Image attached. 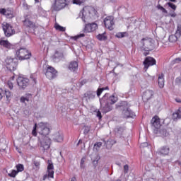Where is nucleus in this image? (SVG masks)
<instances>
[{"mask_svg":"<svg viewBox=\"0 0 181 181\" xmlns=\"http://www.w3.org/2000/svg\"><path fill=\"white\" fill-rule=\"evenodd\" d=\"M175 63H179L181 62V57L175 58Z\"/></svg>","mask_w":181,"mask_h":181,"instance_id":"nucleus-59","label":"nucleus"},{"mask_svg":"<svg viewBox=\"0 0 181 181\" xmlns=\"http://www.w3.org/2000/svg\"><path fill=\"white\" fill-rule=\"evenodd\" d=\"M16 170H17L16 171L18 173H19V172H23L25 170V166L23 165V164H21V163L17 164L16 165Z\"/></svg>","mask_w":181,"mask_h":181,"instance_id":"nucleus-32","label":"nucleus"},{"mask_svg":"<svg viewBox=\"0 0 181 181\" xmlns=\"http://www.w3.org/2000/svg\"><path fill=\"white\" fill-rule=\"evenodd\" d=\"M90 127L85 126L84 130H83L84 135H87V134H88V132H90Z\"/></svg>","mask_w":181,"mask_h":181,"instance_id":"nucleus-46","label":"nucleus"},{"mask_svg":"<svg viewBox=\"0 0 181 181\" xmlns=\"http://www.w3.org/2000/svg\"><path fill=\"white\" fill-rule=\"evenodd\" d=\"M154 133H156L158 136H168V135H169V133H168V131H166L165 129L158 128L154 129Z\"/></svg>","mask_w":181,"mask_h":181,"instance_id":"nucleus-24","label":"nucleus"},{"mask_svg":"<svg viewBox=\"0 0 181 181\" xmlns=\"http://www.w3.org/2000/svg\"><path fill=\"white\" fill-rule=\"evenodd\" d=\"M143 64H144V69L148 70L150 66H155V64H156V59L151 57H147L144 59Z\"/></svg>","mask_w":181,"mask_h":181,"instance_id":"nucleus-13","label":"nucleus"},{"mask_svg":"<svg viewBox=\"0 0 181 181\" xmlns=\"http://www.w3.org/2000/svg\"><path fill=\"white\" fill-rule=\"evenodd\" d=\"M47 172L48 173V177L53 179L54 177V165H53L52 160H47Z\"/></svg>","mask_w":181,"mask_h":181,"instance_id":"nucleus-15","label":"nucleus"},{"mask_svg":"<svg viewBox=\"0 0 181 181\" xmlns=\"http://www.w3.org/2000/svg\"><path fill=\"white\" fill-rule=\"evenodd\" d=\"M80 144H83V140L80 139L77 144V146H78V145H80Z\"/></svg>","mask_w":181,"mask_h":181,"instance_id":"nucleus-64","label":"nucleus"},{"mask_svg":"<svg viewBox=\"0 0 181 181\" xmlns=\"http://www.w3.org/2000/svg\"><path fill=\"white\" fill-rule=\"evenodd\" d=\"M30 97H32V94H30V93L26 94L25 96H22L20 99L21 103H26V101H27V103H29Z\"/></svg>","mask_w":181,"mask_h":181,"instance_id":"nucleus-31","label":"nucleus"},{"mask_svg":"<svg viewBox=\"0 0 181 181\" xmlns=\"http://www.w3.org/2000/svg\"><path fill=\"white\" fill-rule=\"evenodd\" d=\"M19 90H25L29 86V78L18 76L16 78Z\"/></svg>","mask_w":181,"mask_h":181,"instance_id":"nucleus-10","label":"nucleus"},{"mask_svg":"<svg viewBox=\"0 0 181 181\" xmlns=\"http://www.w3.org/2000/svg\"><path fill=\"white\" fill-rule=\"evenodd\" d=\"M100 105L102 107V111L103 114H107V112H110V111H112V105H110L107 101L104 102V103Z\"/></svg>","mask_w":181,"mask_h":181,"instance_id":"nucleus-20","label":"nucleus"},{"mask_svg":"<svg viewBox=\"0 0 181 181\" xmlns=\"http://www.w3.org/2000/svg\"><path fill=\"white\" fill-rule=\"evenodd\" d=\"M97 39H98V40H100V41L107 40V36H105V33L98 35Z\"/></svg>","mask_w":181,"mask_h":181,"instance_id":"nucleus-33","label":"nucleus"},{"mask_svg":"<svg viewBox=\"0 0 181 181\" xmlns=\"http://www.w3.org/2000/svg\"><path fill=\"white\" fill-rule=\"evenodd\" d=\"M63 59H64V54L59 51H55V53L52 57L53 62H54L55 63H59V62H60V60Z\"/></svg>","mask_w":181,"mask_h":181,"instance_id":"nucleus-18","label":"nucleus"},{"mask_svg":"<svg viewBox=\"0 0 181 181\" xmlns=\"http://www.w3.org/2000/svg\"><path fill=\"white\" fill-rule=\"evenodd\" d=\"M64 1L66 6L67 5H69V4H71V2H73V1L71 0H64Z\"/></svg>","mask_w":181,"mask_h":181,"instance_id":"nucleus-57","label":"nucleus"},{"mask_svg":"<svg viewBox=\"0 0 181 181\" xmlns=\"http://www.w3.org/2000/svg\"><path fill=\"white\" fill-rule=\"evenodd\" d=\"M66 1L65 0H54V3L51 6L52 12H59L62 9L66 8Z\"/></svg>","mask_w":181,"mask_h":181,"instance_id":"nucleus-6","label":"nucleus"},{"mask_svg":"<svg viewBox=\"0 0 181 181\" xmlns=\"http://www.w3.org/2000/svg\"><path fill=\"white\" fill-rule=\"evenodd\" d=\"M180 30H181V28L177 27V30L175 33V35H171L169 36V38H168L169 42H170L171 43H175V42H177V39L180 37V32H181Z\"/></svg>","mask_w":181,"mask_h":181,"instance_id":"nucleus-16","label":"nucleus"},{"mask_svg":"<svg viewBox=\"0 0 181 181\" xmlns=\"http://www.w3.org/2000/svg\"><path fill=\"white\" fill-rule=\"evenodd\" d=\"M167 5L169 6V8H171L173 11H176V5L173 4L172 2L167 3Z\"/></svg>","mask_w":181,"mask_h":181,"instance_id":"nucleus-41","label":"nucleus"},{"mask_svg":"<svg viewBox=\"0 0 181 181\" xmlns=\"http://www.w3.org/2000/svg\"><path fill=\"white\" fill-rule=\"evenodd\" d=\"M3 30L4 32L5 36L6 37H11L13 33H15V30H13V27L11 25V24L6 23L5 24H3Z\"/></svg>","mask_w":181,"mask_h":181,"instance_id":"nucleus-11","label":"nucleus"},{"mask_svg":"<svg viewBox=\"0 0 181 181\" xmlns=\"http://www.w3.org/2000/svg\"><path fill=\"white\" fill-rule=\"evenodd\" d=\"M96 117H98L99 119H101V118H103V115H101V112L100 110L97 111Z\"/></svg>","mask_w":181,"mask_h":181,"instance_id":"nucleus-50","label":"nucleus"},{"mask_svg":"<svg viewBox=\"0 0 181 181\" xmlns=\"http://www.w3.org/2000/svg\"><path fill=\"white\" fill-rule=\"evenodd\" d=\"M148 142H144V143H141V145H140V148H146L148 147Z\"/></svg>","mask_w":181,"mask_h":181,"instance_id":"nucleus-52","label":"nucleus"},{"mask_svg":"<svg viewBox=\"0 0 181 181\" xmlns=\"http://www.w3.org/2000/svg\"><path fill=\"white\" fill-rule=\"evenodd\" d=\"M153 97V91L151 90H146L142 95L144 101H149Z\"/></svg>","mask_w":181,"mask_h":181,"instance_id":"nucleus-21","label":"nucleus"},{"mask_svg":"<svg viewBox=\"0 0 181 181\" xmlns=\"http://www.w3.org/2000/svg\"><path fill=\"white\" fill-rule=\"evenodd\" d=\"M101 146H103L102 142H96L93 146V149H96L97 151H98L101 148Z\"/></svg>","mask_w":181,"mask_h":181,"instance_id":"nucleus-36","label":"nucleus"},{"mask_svg":"<svg viewBox=\"0 0 181 181\" xmlns=\"http://www.w3.org/2000/svg\"><path fill=\"white\" fill-rule=\"evenodd\" d=\"M98 160H100V158L98 156H96L95 160H93L92 163L93 165L94 169L98 166Z\"/></svg>","mask_w":181,"mask_h":181,"instance_id":"nucleus-37","label":"nucleus"},{"mask_svg":"<svg viewBox=\"0 0 181 181\" xmlns=\"http://www.w3.org/2000/svg\"><path fill=\"white\" fill-rule=\"evenodd\" d=\"M72 39H74V40H77L79 39L78 35L73 37Z\"/></svg>","mask_w":181,"mask_h":181,"instance_id":"nucleus-62","label":"nucleus"},{"mask_svg":"<svg viewBox=\"0 0 181 181\" xmlns=\"http://www.w3.org/2000/svg\"><path fill=\"white\" fill-rule=\"evenodd\" d=\"M30 78L35 83V84H36V74H32L30 75Z\"/></svg>","mask_w":181,"mask_h":181,"instance_id":"nucleus-48","label":"nucleus"},{"mask_svg":"<svg viewBox=\"0 0 181 181\" xmlns=\"http://www.w3.org/2000/svg\"><path fill=\"white\" fill-rule=\"evenodd\" d=\"M4 16H6V18H13V15L9 11H6V14H4Z\"/></svg>","mask_w":181,"mask_h":181,"instance_id":"nucleus-43","label":"nucleus"},{"mask_svg":"<svg viewBox=\"0 0 181 181\" xmlns=\"http://www.w3.org/2000/svg\"><path fill=\"white\" fill-rule=\"evenodd\" d=\"M170 16H171V18H176L177 14H176V13H170Z\"/></svg>","mask_w":181,"mask_h":181,"instance_id":"nucleus-60","label":"nucleus"},{"mask_svg":"<svg viewBox=\"0 0 181 181\" xmlns=\"http://www.w3.org/2000/svg\"><path fill=\"white\" fill-rule=\"evenodd\" d=\"M16 57L18 60H29L32 57V52H30L25 47H20L16 51Z\"/></svg>","mask_w":181,"mask_h":181,"instance_id":"nucleus-4","label":"nucleus"},{"mask_svg":"<svg viewBox=\"0 0 181 181\" xmlns=\"http://www.w3.org/2000/svg\"><path fill=\"white\" fill-rule=\"evenodd\" d=\"M130 107L131 105L127 101H123L119 103V105H116V108H121V110H122V115L123 118H125L126 119L136 117L135 112L131 110Z\"/></svg>","mask_w":181,"mask_h":181,"instance_id":"nucleus-2","label":"nucleus"},{"mask_svg":"<svg viewBox=\"0 0 181 181\" xmlns=\"http://www.w3.org/2000/svg\"><path fill=\"white\" fill-rule=\"evenodd\" d=\"M84 84H87V79H83L81 82L78 83V87L81 88Z\"/></svg>","mask_w":181,"mask_h":181,"instance_id":"nucleus-42","label":"nucleus"},{"mask_svg":"<svg viewBox=\"0 0 181 181\" xmlns=\"http://www.w3.org/2000/svg\"><path fill=\"white\" fill-rule=\"evenodd\" d=\"M34 165L36 168H39V166H40V163L39 161H34Z\"/></svg>","mask_w":181,"mask_h":181,"instance_id":"nucleus-56","label":"nucleus"},{"mask_svg":"<svg viewBox=\"0 0 181 181\" xmlns=\"http://www.w3.org/2000/svg\"><path fill=\"white\" fill-rule=\"evenodd\" d=\"M128 170H129V166H128V165H125L124 166V173H128Z\"/></svg>","mask_w":181,"mask_h":181,"instance_id":"nucleus-53","label":"nucleus"},{"mask_svg":"<svg viewBox=\"0 0 181 181\" xmlns=\"http://www.w3.org/2000/svg\"><path fill=\"white\" fill-rule=\"evenodd\" d=\"M125 131V127L117 126L115 129V132L119 135H122V132Z\"/></svg>","mask_w":181,"mask_h":181,"instance_id":"nucleus-30","label":"nucleus"},{"mask_svg":"<svg viewBox=\"0 0 181 181\" xmlns=\"http://www.w3.org/2000/svg\"><path fill=\"white\" fill-rule=\"evenodd\" d=\"M84 36H86V35H84V34L82 33V34L78 35V37H79V38H80V37H84Z\"/></svg>","mask_w":181,"mask_h":181,"instance_id":"nucleus-63","label":"nucleus"},{"mask_svg":"<svg viewBox=\"0 0 181 181\" xmlns=\"http://www.w3.org/2000/svg\"><path fill=\"white\" fill-rule=\"evenodd\" d=\"M158 155H162L163 156H166V155H169V152H170V148L168 146H164L158 149Z\"/></svg>","mask_w":181,"mask_h":181,"instance_id":"nucleus-19","label":"nucleus"},{"mask_svg":"<svg viewBox=\"0 0 181 181\" xmlns=\"http://www.w3.org/2000/svg\"><path fill=\"white\" fill-rule=\"evenodd\" d=\"M18 60L19 59L17 57H7L6 59V68L10 70V71H15L18 68Z\"/></svg>","mask_w":181,"mask_h":181,"instance_id":"nucleus-5","label":"nucleus"},{"mask_svg":"<svg viewBox=\"0 0 181 181\" xmlns=\"http://www.w3.org/2000/svg\"><path fill=\"white\" fill-rule=\"evenodd\" d=\"M165 75L161 74L158 76V83L160 88H163L165 87Z\"/></svg>","mask_w":181,"mask_h":181,"instance_id":"nucleus-26","label":"nucleus"},{"mask_svg":"<svg viewBox=\"0 0 181 181\" xmlns=\"http://www.w3.org/2000/svg\"><path fill=\"white\" fill-rule=\"evenodd\" d=\"M157 8L162 11L163 13H168V10L164 8L163 6H160V4L157 6Z\"/></svg>","mask_w":181,"mask_h":181,"instance_id":"nucleus-40","label":"nucleus"},{"mask_svg":"<svg viewBox=\"0 0 181 181\" xmlns=\"http://www.w3.org/2000/svg\"><path fill=\"white\" fill-rule=\"evenodd\" d=\"M0 45L6 47V49H11V47H12V45H11L8 40H0Z\"/></svg>","mask_w":181,"mask_h":181,"instance_id":"nucleus-28","label":"nucleus"},{"mask_svg":"<svg viewBox=\"0 0 181 181\" xmlns=\"http://www.w3.org/2000/svg\"><path fill=\"white\" fill-rule=\"evenodd\" d=\"M153 127H154L155 129H159L160 128V119L158 116H154L151 121Z\"/></svg>","mask_w":181,"mask_h":181,"instance_id":"nucleus-17","label":"nucleus"},{"mask_svg":"<svg viewBox=\"0 0 181 181\" xmlns=\"http://www.w3.org/2000/svg\"><path fill=\"white\" fill-rule=\"evenodd\" d=\"M0 13L1 15H4L5 16V14L6 13V9H5V8H0Z\"/></svg>","mask_w":181,"mask_h":181,"instance_id":"nucleus-54","label":"nucleus"},{"mask_svg":"<svg viewBox=\"0 0 181 181\" xmlns=\"http://www.w3.org/2000/svg\"><path fill=\"white\" fill-rule=\"evenodd\" d=\"M43 73L49 80H53L57 77V71L52 66L48 65Z\"/></svg>","mask_w":181,"mask_h":181,"instance_id":"nucleus-9","label":"nucleus"},{"mask_svg":"<svg viewBox=\"0 0 181 181\" xmlns=\"http://www.w3.org/2000/svg\"><path fill=\"white\" fill-rule=\"evenodd\" d=\"M68 69L70 71H76L78 69V62L77 61H71L69 64Z\"/></svg>","mask_w":181,"mask_h":181,"instance_id":"nucleus-23","label":"nucleus"},{"mask_svg":"<svg viewBox=\"0 0 181 181\" xmlns=\"http://www.w3.org/2000/svg\"><path fill=\"white\" fill-rule=\"evenodd\" d=\"M105 101L110 105H112L118 101V98L115 97L114 95H110V93H105V95L100 99V105H103Z\"/></svg>","mask_w":181,"mask_h":181,"instance_id":"nucleus-7","label":"nucleus"},{"mask_svg":"<svg viewBox=\"0 0 181 181\" xmlns=\"http://www.w3.org/2000/svg\"><path fill=\"white\" fill-rule=\"evenodd\" d=\"M96 93L92 90H88L85 93L84 96L89 100H94L95 98Z\"/></svg>","mask_w":181,"mask_h":181,"instance_id":"nucleus-27","label":"nucleus"},{"mask_svg":"<svg viewBox=\"0 0 181 181\" xmlns=\"http://www.w3.org/2000/svg\"><path fill=\"white\" fill-rule=\"evenodd\" d=\"M84 162H86V157H83L81 160V168L84 169Z\"/></svg>","mask_w":181,"mask_h":181,"instance_id":"nucleus-47","label":"nucleus"},{"mask_svg":"<svg viewBox=\"0 0 181 181\" xmlns=\"http://www.w3.org/2000/svg\"><path fill=\"white\" fill-rule=\"evenodd\" d=\"M7 86H8V88H10V90H13V83H12V82L8 81Z\"/></svg>","mask_w":181,"mask_h":181,"instance_id":"nucleus-51","label":"nucleus"},{"mask_svg":"<svg viewBox=\"0 0 181 181\" xmlns=\"http://www.w3.org/2000/svg\"><path fill=\"white\" fill-rule=\"evenodd\" d=\"M47 177H49V174H45L44 176H43V178H42V180H46V179H47Z\"/></svg>","mask_w":181,"mask_h":181,"instance_id":"nucleus-61","label":"nucleus"},{"mask_svg":"<svg viewBox=\"0 0 181 181\" xmlns=\"http://www.w3.org/2000/svg\"><path fill=\"white\" fill-rule=\"evenodd\" d=\"M5 95L7 100H11V98H12V93L8 90H5Z\"/></svg>","mask_w":181,"mask_h":181,"instance_id":"nucleus-38","label":"nucleus"},{"mask_svg":"<svg viewBox=\"0 0 181 181\" xmlns=\"http://www.w3.org/2000/svg\"><path fill=\"white\" fill-rule=\"evenodd\" d=\"M181 118V107L178 110L173 114V119H180Z\"/></svg>","mask_w":181,"mask_h":181,"instance_id":"nucleus-29","label":"nucleus"},{"mask_svg":"<svg viewBox=\"0 0 181 181\" xmlns=\"http://www.w3.org/2000/svg\"><path fill=\"white\" fill-rule=\"evenodd\" d=\"M23 7L24 8V9L28 11L29 9V8H30V6L28 5V4H26V2H24L23 4Z\"/></svg>","mask_w":181,"mask_h":181,"instance_id":"nucleus-49","label":"nucleus"},{"mask_svg":"<svg viewBox=\"0 0 181 181\" xmlns=\"http://www.w3.org/2000/svg\"><path fill=\"white\" fill-rule=\"evenodd\" d=\"M18 171L16 170H12L11 173H8V176L10 177H16V175H18Z\"/></svg>","mask_w":181,"mask_h":181,"instance_id":"nucleus-39","label":"nucleus"},{"mask_svg":"<svg viewBox=\"0 0 181 181\" xmlns=\"http://www.w3.org/2000/svg\"><path fill=\"white\" fill-rule=\"evenodd\" d=\"M23 22L24 26H26V28H29V29H33V30H35V28H36V24L29 20V18H25Z\"/></svg>","mask_w":181,"mask_h":181,"instance_id":"nucleus-22","label":"nucleus"},{"mask_svg":"<svg viewBox=\"0 0 181 181\" xmlns=\"http://www.w3.org/2000/svg\"><path fill=\"white\" fill-rule=\"evenodd\" d=\"M98 29V25L95 23L86 24L83 32L84 33H90V32H94Z\"/></svg>","mask_w":181,"mask_h":181,"instance_id":"nucleus-14","label":"nucleus"},{"mask_svg":"<svg viewBox=\"0 0 181 181\" xmlns=\"http://www.w3.org/2000/svg\"><path fill=\"white\" fill-rule=\"evenodd\" d=\"M55 29L59 30V32H66V28L62 27L59 24H55Z\"/></svg>","mask_w":181,"mask_h":181,"instance_id":"nucleus-35","label":"nucleus"},{"mask_svg":"<svg viewBox=\"0 0 181 181\" xmlns=\"http://www.w3.org/2000/svg\"><path fill=\"white\" fill-rule=\"evenodd\" d=\"M143 46L141 47L142 50H145V52H152V50L155 47V45H153V40L152 39H145L142 40Z\"/></svg>","mask_w":181,"mask_h":181,"instance_id":"nucleus-8","label":"nucleus"},{"mask_svg":"<svg viewBox=\"0 0 181 181\" xmlns=\"http://www.w3.org/2000/svg\"><path fill=\"white\" fill-rule=\"evenodd\" d=\"M181 83V77H177L175 78V83L176 84H180Z\"/></svg>","mask_w":181,"mask_h":181,"instance_id":"nucleus-55","label":"nucleus"},{"mask_svg":"<svg viewBox=\"0 0 181 181\" xmlns=\"http://www.w3.org/2000/svg\"><path fill=\"white\" fill-rule=\"evenodd\" d=\"M103 91H104V89H103V88H98V90L96 91L97 96L100 97V95H101V94H103Z\"/></svg>","mask_w":181,"mask_h":181,"instance_id":"nucleus-44","label":"nucleus"},{"mask_svg":"<svg viewBox=\"0 0 181 181\" xmlns=\"http://www.w3.org/2000/svg\"><path fill=\"white\" fill-rule=\"evenodd\" d=\"M72 4H74V5H81V4H83V1H81V0H72Z\"/></svg>","mask_w":181,"mask_h":181,"instance_id":"nucleus-45","label":"nucleus"},{"mask_svg":"<svg viewBox=\"0 0 181 181\" xmlns=\"http://www.w3.org/2000/svg\"><path fill=\"white\" fill-rule=\"evenodd\" d=\"M53 139L55 142H63V134L60 132H57L53 134Z\"/></svg>","mask_w":181,"mask_h":181,"instance_id":"nucleus-25","label":"nucleus"},{"mask_svg":"<svg viewBox=\"0 0 181 181\" xmlns=\"http://www.w3.org/2000/svg\"><path fill=\"white\" fill-rule=\"evenodd\" d=\"M125 35H127V32H119L115 35V37L118 39H122V37H125Z\"/></svg>","mask_w":181,"mask_h":181,"instance_id":"nucleus-34","label":"nucleus"},{"mask_svg":"<svg viewBox=\"0 0 181 181\" xmlns=\"http://www.w3.org/2000/svg\"><path fill=\"white\" fill-rule=\"evenodd\" d=\"M103 22L106 29H109V30H114V16H107L104 19Z\"/></svg>","mask_w":181,"mask_h":181,"instance_id":"nucleus-12","label":"nucleus"},{"mask_svg":"<svg viewBox=\"0 0 181 181\" xmlns=\"http://www.w3.org/2000/svg\"><path fill=\"white\" fill-rule=\"evenodd\" d=\"M37 132L42 136L40 141V148L42 152H45L50 148L52 144V140L47 136L50 134V129L47 127V123L40 122L38 125L35 123L32 131L33 136H37Z\"/></svg>","mask_w":181,"mask_h":181,"instance_id":"nucleus-1","label":"nucleus"},{"mask_svg":"<svg viewBox=\"0 0 181 181\" xmlns=\"http://www.w3.org/2000/svg\"><path fill=\"white\" fill-rule=\"evenodd\" d=\"M97 15V10L93 7H86L79 13V17L81 18L83 22L86 23L88 19L94 18Z\"/></svg>","mask_w":181,"mask_h":181,"instance_id":"nucleus-3","label":"nucleus"},{"mask_svg":"<svg viewBox=\"0 0 181 181\" xmlns=\"http://www.w3.org/2000/svg\"><path fill=\"white\" fill-rule=\"evenodd\" d=\"M2 93H4V90H2V88H0V100H2L3 98V95H2Z\"/></svg>","mask_w":181,"mask_h":181,"instance_id":"nucleus-58","label":"nucleus"}]
</instances>
